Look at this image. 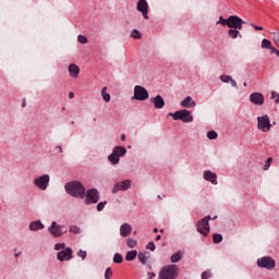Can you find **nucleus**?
<instances>
[{
	"label": "nucleus",
	"instance_id": "f257e3e1",
	"mask_svg": "<svg viewBox=\"0 0 279 279\" xmlns=\"http://www.w3.org/2000/svg\"><path fill=\"white\" fill-rule=\"evenodd\" d=\"M243 25H245L243 19L239 17V15H230L228 25L230 28L228 31L229 38H232L233 40L236 39L238 36L241 38V29H243Z\"/></svg>",
	"mask_w": 279,
	"mask_h": 279
},
{
	"label": "nucleus",
	"instance_id": "f03ea898",
	"mask_svg": "<svg viewBox=\"0 0 279 279\" xmlns=\"http://www.w3.org/2000/svg\"><path fill=\"white\" fill-rule=\"evenodd\" d=\"M68 195L84 199L86 197V187L80 181H72L65 184Z\"/></svg>",
	"mask_w": 279,
	"mask_h": 279
},
{
	"label": "nucleus",
	"instance_id": "7ed1b4c3",
	"mask_svg": "<svg viewBox=\"0 0 279 279\" xmlns=\"http://www.w3.org/2000/svg\"><path fill=\"white\" fill-rule=\"evenodd\" d=\"M178 278V266L169 265L160 269L158 279H177Z\"/></svg>",
	"mask_w": 279,
	"mask_h": 279
},
{
	"label": "nucleus",
	"instance_id": "20e7f679",
	"mask_svg": "<svg viewBox=\"0 0 279 279\" xmlns=\"http://www.w3.org/2000/svg\"><path fill=\"white\" fill-rule=\"evenodd\" d=\"M174 121H183V123H193V114L186 109H181L174 113H169Z\"/></svg>",
	"mask_w": 279,
	"mask_h": 279
},
{
	"label": "nucleus",
	"instance_id": "39448f33",
	"mask_svg": "<svg viewBox=\"0 0 279 279\" xmlns=\"http://www.w3.org/2000/svg\"><path fill=\"white\" fill-rule=\"evenodd\" d=\"M125 154H128V149L125 147L116 146L113 147L112 154L108 156V160L111 165H119L121 160L120 158L125 156Z\"/></svg>",
	"mask_w": 279,
	"mask_h": 279
},
{
	"label": "nucleus",
	"instance_id": "423d86ee",
	"mask_svg": "<svg viewBox=\"0 0 279 279\" xmlns=\"http://www.w3.org/2000/svg\"><path fill=\"white\" fill-rule=\"evenodd\" d=\"M257 266L268 271L276 269V260L271 256H264L257 259Z\"/></svg>",
	"mask_w": 279,
	"mask_h": 279
},
{
	"label": "nucleus",
	"instance_id": "0eeeda50",
	"mask_svg": "<svg viewBox=\"0 0 279 279\" xmlns=\"http://www.w3.org/2000/svg\"><path fill=\"white\" fill-rule=\"evenodd\" d=\"M210 216H207L197 222V232H199V234H203V236H208L210 232Z\"/></svg>",
	"mask_w": 279,
	"mask_h": 279
},
{
	"label": "nucleus",
	"instance_id": "6e6552de",
	"mask_svg": "<svg viewBox=\"0 0 279 279\" xmlns=\"http://www.w3.org/2000/svg\"><path fill=\"white\" fill-rule=\"evenodd\" d=\"M132 99H136V101H145L146 99H149V92L141 85H136L134 87V96Z\"/></svg>",
	"mask_w": 279,
	"mask_h": 279
},
{
	"label": "nucleus",
	"instance_id": "1a4fd4ad",
	"mask_svg": "<svg viewBox=\"0 0 279 279\" xmlns=\"http://www.w3.org/2000/svg\"><path fill=\"white\" fill-rule=\"evenodd\" d=\"M257 128L260 132H269V130H271V120H269V116L264 114L257 117Z\"/></svg>",
	"mask_w": 279,
	"mask_h": 279
},
{
	"label": "nucleus",
	"instance_id": "9d476101",
	"mask_svg": "<svg viewBox=\"0 0 279 279\" xmlns=\"http://www.w3.org/2000/svg\"><path fill=\"white\" fill-rule=\"evenodd\" d=\"M50 180L51 178L49 177V174H43L41 177H38L34 180V184L40 191H47Z\"/></svg>",
	"mask_w": 279,
	"mask_h": 279
},
{
	"label": "nucleus",
	"instance_id": "9b49d317",
	"mask_svg": "<svg viewBox=\"0 0 279 279\" xmlns=\"http://www.w3.org/2000/svg\"><path fill=\"white\" fill-rule=\"evenodd\" d=\"M85 195V204L87 205L97 204V202H99V191H97V189L88 190Z\"/></svg>",
	"mask_w": 279,
	"mask_h": 279
},
{
	"label": "nucleus",
	"instance_id": "f8f14e48",
	"mask_svg": "<svg viewBox=\"0 0 279 279\" xmlns=\"http://www.w3.org/2000/svg\"><path fill=\"white\" fill-rule=\"evenodd\" d=\"M248 100L254 106H264L265 104V96L262 93L254 92L248 96Z\"/></svg>",
	"mask_w": 279,
	"mask_h": 279
},
{
	"label": "nucleus",
	"instance_id": "ddd939ff",
	"mask_svg": "<svg viewBox=\"0 0 279 279\" xmlns=\"http://www.w3.org/2000/svg\"><path fill=\"white\" fill-rule=\"evenodd\" d=\"M132 186V180H123L113 185L111 193H119V191H128Z\"/></svg>",
	"mask_w": 279,
	"mask_h": 279
},
{
	"label": "nucleus",
	"instance_id": "4468645a",
	"mask_svg": "<svg viewBox=\"0 0 279 279\" xmlns=\"http://www.w3.org/2000/svg\"><path fill=\"white\" fill-rule=\"evenodd\" d=\"M137 12H141V14L147 20L149 19V3H147V0H138L136 5Z\"/></svg>",
	"mask_w": 279,
	"mask_h": 279
},
{
	"label": "nucleus",
	"instance_id": "2eb2a0df",
	"mask_svg": "<svg viewBox=\"0 0 279 279\" xmlns=\"http://www.w3.org/2000/svg\"><path fill=\"white\" fill-rule=\"evenodd\" d=\"M57 258L58 260H60V263H64V260H71V258H73V250H71V247H68L63 251H60L57 254Z\"/></svg>",
	"mask_w": 279,
	"mask_h": 279
},
{
	"label": "nucleus",
	"instance_id": "dca6fc26",
	"mask_svg": "<svg viewBox=\"0 0 279 279\" xmlns=\"http://www.w3.org/2000/svg\"><path fill=\"white\" fill-rule=\"evenodd\" d=\"M49 232L54 236L56 239H59V236H62V226H58V222L52 221L51 226L48 228Z\"/></svg>",
	"mask_w": 279,
	"mask_h": 279
},
{
	"label": "nucleus",
	"instance_id": "f3484780",
	"mask_svg": "<svg viewBox=\"0 0 279 279\" xmlns=\"http://www.w3.org/2000/svg\"><path fill=\"white\" fill-rule=\"evenodd\" d=\"M150 102L154 104L157 110H162V108H165V98H162V96L160 95H157L156 97L150 98Z\"/></svg>",
	"mask_w": 279,
	"mask_h": 279
},
{
	"label": "nucleus",
	"instance_id": "a211bd4d",
	"mask_svg": "<svg viewBox=\"0 0 279 279\" xmlns=\"http://www.w3.org/2000/svg\"><path fill=\"white\" fill-rule=\"evenodd\" d=\"M130 234H132V225L124 222L120 227V235L125 238V236H130Z\"/></svg>",
	"mask_w": 279,
	"mask_h": 279
},
{
	"label": "nucleus",
	"instance_id": "6ab92c4d",
	"mask_svg": "<svg viewBox=\"0 0 279 279\" xmlns=\"http://www.w3.org/2000/svg\"><path fill=\"white\" fill-rule=\"evenodd\" d=\"M69 74L70 77H74V80L80 77V68L77 66V64L72 63L69 65Z\"/></svg>",
	"mask_w": 279,
	"mask_h": 279
},
{
	"label": "nucleus",
	"instance_id": "aec40b11",
	"mask_svg": "<svg viewBox=\"0 0 279 279\" xmlns=\"http://www.w3.org/2000/svg\"><path fill=\"white\" fill-rule=\"evenodd\" d=\"M204 180L211 182V184H217V174L213 173L210 170H206L204 172Z\"/></svg>",
	"mask_w": 279,
	"mask_h": 279
},
{
	"label": "nucleus",
	"instance_id": "412c9836",
	"mask_svg": "<svg viewBox=\"0 0 279 279\" xmlns=\"http://www.w3.org/2000/svg\"><path fill=\"white\" fill-rule=\"evenodd\" d=\"M181 106L182 108H192V106H197V104L193 101L191 96H187L181 101Z\"/></svg>",
	"mask_w": 279,
	"mask_h": 279
},
{
	"label": "nucleus",
	"instance_id": "4be33fe9",
	"mask_svg": "<svg viewBox=\"0 0 279 279\" xmlns=\"http://www.w3.org/2000/svg\"><path fill=\"white\" fill-rule=\"evenodd\" d=\"M44 228H45V225H43L40 220L33 221L29 225V230H32L33 232H36L37 230H43Z\"/></svg>",
	"mask_w": 279,
	"mask_h": 279
},
{
	"label": "nucleus",
	"instance_id": "5701e85b",
	"mask_svg": "<svg viewBox=\"0 0 279 279\" xmlns=\"http://www.w3.org/2000/svg\"><path fill=\"white\" fill-rule=\"evenodd\" d=\"M183 254L184 253L182 251H178L177 253L171 255L170 262L171 263H180L182 260Z\"/></svg>",
	"mask_w": 279,
	"mask_h": 279
},
{
	"label": "nucleus",
	"instance_id": "b1692460",
	"mask_svg": "<svg viewBox=\"0 0 279 279\" xmlns=\"http://www.w3.org/2000/svg\"><path fill=\"white\" fill-rule=\"evenodd\" d=\"M149 258V252H140L138 253V260L142 265H145Z\"/></svg>",
	"mask_w": 279,
	"mask_h": 279
},
{
	"label": "nucleus",
	"instance_id": "393cba45",
	"mask_svg": "<svg viewBox=\"0 0 279 279\" xmlns=\"http://www.w3.org/2000/svg\"><path fill=\"white\" fill-rule=\"evenodd\" d=\"M101 97H102L104 101H106V104L110 102L111 97L108 94V87H102Z\"/></svg>",
	"mask_w": 279,
	"mask_h": 279
},
{
	"label": "nucleus",
	"instance_id": "a878e982",
	"mask_svg": "<svg viewBox=\"0 0 279 279\" xmlns=\"http://www.w3.org/2000/svg\"><path fill=\"white\" fill-rule=\"evenodd\" d=\"M230 23V17L229 19H226L223 17L222 15L219 16V21L216 23V25H222V27H228Z\"/></svg>",
	"mask_w": 279,
	"mask_h": 279
},
{
	"label": "nucleus",
	"instance_id": "bb28decb",
	"mask_svg": "<svg viewBox=\"0 0 279 279\" xmlns=\"http://www.w3.org/2000/svg\"><path fill=\"white\" fill-rule=\"evenodd\" d=\"M136 256H138V252L136 251H129L125 255V260H134V258H136Z\"/></svg>",
	"mask_w": 279,
	"mask_h": 279
},
{
	"label": "nucleus",
	"instance_id": "cd10ccee",
	"mask_svg": "<svg viewBox=\"0 0 279 279\" xmlns=\"http://www.w3.org/2000/svg\"><path fill=\"white\" fill-rule=\"evenodd\" d=\"M131 38H135L136 40H140V38H143V34H141L138 29L134 28L131 32Z\"/></svg>",
	"mask_w": 279,
	"mask_h": 279
},
{
	"label": "nucleus",
	"instance_id": "c85d7f7f",
	"mask_svg": "<svg viewBox=\"0 0 279 279\" xmlns=\"http://www.w3.org/2000/svg\"><path fill=\"white\" fill-rule=\"evenodd\" d=\"M274 45L271 44V41L269 39H263L262 40V49H270Z\"/></svg>",
	"mask_w": 279,
	"mask_h": 279
},
{
	"label": "nucleus",
	"instance_id": "c756f323",
	"mask_svg": "<svg viewBox=\"0 0 279 279\" xmlns=\"http://www.w3.org/2000/svg\"><path fill=\"white\" fill-rule=\"evenodd\" d=\"M126 245H128V247L134 248V247H136V245H138V241L129 238L126 240Z\"/></svg>",
	"mask_w": 279,
	"mask_h": 279
},
{
	"label": "nucleus",
	"instance_id": "7c9ffc66",
	"mask_svg": "<svg viewBox=\"0 0 279 279\" xmlns=\"http://www.w3.org/2000/svg\"><path fill=\"white\" fill-rule=\"evenodd\" d=\"M213 241H214V243H221V241H223V235H221L219 233H214Z\"/></svg>",
	"mask_w": 279,
	"mask_h": 279
},
{
	"label": "nucleus",
	"instance_id": "2f4dec72",
	"mask_svg": "<svg viewBox=\"0 0 279 279\" xmlns=\"http://www.w3.org/2000/svg\"><path fill=\"white\" fill-rule=\"evenodd\" d=\"M113 263H116V264L123 263V256H121V254H119V253H116L113 256Z\"/></svg>",
	"mask_w": 279,
	"mask_h": 279
},
{
	"label": "nucleus",
	"instance_id": "473e14b6",
	"mask_svg": "<svg viewBox=\"0 0 279 279\" xmlns=\"http://www.w3.org/2000/svg\"><path fill=\"white\" fill-rule=\"evenodd\" d=\"M221 82H223L225 84H230V82H232V76L230 75H221L220 76Z\"/></svg>",
	"mask_w": 279,
	"mask_h": 279
},
{
	"label": "nucleus",
	"instance_id": "72a5a7b5",
	"mask_svg": "<svg viewBox=\"0 0 279 279\" xmlns=\"http://www.w3.org/2000/svg\"><path fill=\"white\" fill-rule=\"evenodd\" d=\"M218 134L215 131H208L207 132V138H209V141H215V138H217Z\"/></svg>",
	"mask_w": 279,
	"mask_h": 279
},
{
	"label": "nucleus",
	"instance_id": "f704fd0d",
	"mask_svg": "<svg viewBox=\"0 0 279 279\" xmlns=\"http://www.w3.org/2000/svg\"><path fill=\"white\" fill-rule=\"evenodd\" d=\"M70 232L72 234H80L82 232V229H80V227H77V226H72V227H70Z\"/></svg>",
	"mask_w": 279,
	"mask_h": 279
},
{
	"label": "nucleus",
	"instance_id": "c9c22d12",
	"mask_svg": "<svg viewBox=\"0 0 279 279\" xmlns=\"http://www.w3.org/2000/svg\"><path fill=\"white\" fill-rule=\"evenodd\" d=\"M271 162H274V158L269 157L266 162H265V166H264V171H268L269 170V167H271Z\"/></svg>",
	"mask_w": 279,
	"mask_h": 279
},
{
	"label": "nucleus",
	"instance_id": "e433bc0d",
	"mask_svg": "<svg viewBox=\"0 0 279 279\" xmlns=\"http://www.w3.org/2000/svg\"><path fill=\"white\" fill-rule=\"evenodd\" d=\"M77 41L81 43V45H86V43H88V38H86L84 35H78Z\"/></svg>",
	"mask_w": 279,
	"mask_h": 279
},
{
	"label": "nucleus",
	"instance_id": "4c0bfd02",
	"mask_svg": "<svg viewBox=\"0 0 279 279\" xmlns=\"http://www.w3.org/2000/svg\"><path fill=\"white\" fill-rule=\"evenodd\" d=\"M106 204H108V202H106V201L98 203V205H97L98 213H101V210H104V208H106Z\"/></svg>",
	"mask_w": 279,
	"mask_h": 279
},
{
	"label": "nucleus",
	"instance_id": "58836bf2",
	"mask_svg": "<svg viewBox=\"0 0 279 279\" xmlns=\"http://www.w3.org/2000/svg\"><path fill=\"white\" fill-rule=\"evenodd\" d=\"M66 247V244L65 243H57L56 245H54V250L57 251V252H60V250H64Z\"/></svg>",
	"mask_w": 279,
	"mask_h": 279
},
{
	"label": "nucleus",
	"instance_id": "ea45409f",
	"mask_svg": "<svg viewBox=\"0 0 279 279\" xmlns=\"http://www.w3.org/2000/svg\"><path fill=\"white\" fill-rule=\"evenodd\" d=\"M112 278V268L108 267L105 271V279Z\"/></svg>",
	"mask_w": 279,
	"mask_h": 279
},
{
	"label": "nucleus",
	"instance_id": "a19ab883",
	"mask_svg": "<svg viewBox=\"0 0 279 279\" xmlns=\"http://www.w3.org/2000/svg\"><path fill=\"white\" fill-rule=\"evenodd\" d=\"M272 40L277 47H279V33H272Z\"/></svg>",
	"mask_w": 279,
	"mask_h": 279
},
{
	"label": "nucleus",
	"instance_id": "79ce46f5",
	"mask_svg": "<svg viewBox=\"0 0 279 279\" xmlns=\"http://www.w3.org/2000/svg\"><path fill=\"white\" fill-rule=\"evenodd\" d=\"M211 276L210 270H206L202 274V279H209Z\"/></svg>",
	"mask_w": 279,
	"mask_h": 279
},
{
	"label": "nucleus",
	"instance_id": "37998d69",
	"mask_svg": "<svg viewBox=\"0 0 279 279\" xmlns=\"http://www.w3.org/2000/svg\"><path fill=\"white\" fill-rule=\"evenodd\" d=\"M271 99H275V102L279 104V94L276 92H271Z\"/></svg>",
	"mask_w": 279,
	"mask_h": 279
},
{
	"label": "nucleus",
	"instance_id": "c03bdc74",
	"mask_svg": "<svg viewBox=\"0 0 279 279\" xmlns=\"http://www.w3.org/2000/svg\"><path fill=\"white\" fill-rule=\"evenodd\" d=\"M146 250H150V252H154L156 250V244L154 242H149L146 246Z\"/></svg>",
	"mask_w": 279,
	"mask_h": 279
},
{
	"label": "nucleus",
	"instance_id": "a18cd8bd",
	"mask_svg": "<svg viewBox=\"0 0 279 279\" xmlns=\"http://www.w3.org/2000/svg\"><path fill=\"white\" fill-rule=\"evenodd\" d=\"M77 256H80V258H82L83 260L86 258V251H80L78 253H77Z\"/></svg>",
	"mask_w": 279,
	"mask_h": 279
},
{
	"label": "nucleus",
	"instance_id": "49530a36",
	"mask_svg": "<svg viewBox=\"0 0 279 279\" xmlns=\"http://www.w3.org/2000/svg\"><path fill=\"white\" fill-rule=\"evenodd\" d=\"M251 27H254V29H256V32H263V26H258L256 24H251Z\"/></svg>",
	"mask_w": 279,
	"mask_h": 279
},
{
	"label": "nucleus",
	"instance_id": "de8ad7c7",
	"mask_svg": "<svg viewBox=\"0 0 279 279\" xmlns=\"http://www.w3.org/2000/svg\"><path fill=\"white\" fill-rule=\"evenodd\" d=\"M231 86H233V88H239V85L236 84V81H234L233 78H231Z\"/></svg>",
	"mask_w": 279,
	"mask_h": 279
},
{
	"label": "nucleus",
	"instance_id": "09e8293b",
	"mask_svg": "<svg viewBox=\"0 0 279 279\" xmlns=\"http://www.w3.org/2000/svg\"><path fill=\"white\" fill-rule=\"evenodd\" d=\"M147 276H148V279L156 278V274L155 272H148Z\"/></svg>",
	"mask_w": 279,
	"mask_h": 279
},
{
	"label": "nucleus",
	"instance_id": "8fccbe9b",
	"mask_svg": "<svg viewBox=\"0 0 279 279\" xmlns=\"http://www.w3.org/2000/svg\"><path fill=\"white\" fill-rule=\"evenodd\" d=\"M270 51V53H276V51L278 50L276 47H271L270 49H268Z\"/></svg>",
	"mask_w": 279,
	"mask_h": 279
},
{
	"label": "nucleus",
	"instance_id": "3c124183",
	"mask_svg": "<svg viewBox=\"0 0 279 279\" xmlns=\"http://www.w3.org/2000/svg\"><path fill=\"white\" fill-rule=\"evenodd\" d=\"M75 97V94L73 92L69 93V99H73Z\"/></svg>",
	"mask_w": 279,
	"mask_h": 279
},
{
	"label": "nucleus",
	"instance_id": "603ef678",
	"mask_svg": "<svg viewBox=\"0 0 279 279\" xmlns=\"http://www.w3.org/2000/svg\"><path fill=\"white\" fill-rule=\"evenodd\" d=\"M161 239H162L161 235H157L156 239H155V241H160Z\"/></svg>",
	"mask_w": 279,
	"mask_h": 279
},
{
	"label": "nucleus",
	"instance_id": "864d4df0",
	"mask_svg": "<svg viewBox=\"0 0 279 279\" xmlns=\"http://www.w3.org/2000/svg\"><path fill=\"white\" fill-rule=\"evenodd\" d=\"M121 141H125V134L121 135Z\"/></svg>",
	"mask_w": 279,
	"mask_h": 279
},
{
	"label": "nucleus",
	"instance_id": "5fc2aeb1",
	"mask_svg": "<svg viewBox=\"0 0 279 279\" xmlns=\"http://www.w3.org/2000/svg\"><path fill=\"white\" fill-rule=\"evenodd\" d=\"M25 106H26V102H25V100H24L23 104H22V107L25 108Z\"/></svg>",
	"mask_w": 279,
	"mask_h": 279
},
{
	"label": "nucleus",
	"instance_id": "6e6d98bb",
	"mask_svg": "<svg viewBox=\"0 0 279 279\" xmlns=\"http://www.w3.org/2000/svg\"><path fill=\"white\" fill-rule=\"evenodd\" d=\"M275 53H276V54L278 56V58H279V50H278V49L276 50V52H275Z\"/></svg>",
	"mask_w": 279,
	"mask_h": 279
},
{
	"label": "nucleus",
	"instance_id": "4d7b16f0",
	"mask_svg": "<svg viewBox=\"0 0 279 279\" xmlns=\"http://www.w3.org/2000/svg\"><path fill=\"white\" fill-rule=\"evenodd\" d=\"M154 232H155V233H158V228H155V229H154Z\"/></svg>",
	"mask_w": 279,
	"mask_h": 279
},
{
	"label": "nucleus",
	"instance_id": "13d9d810",
	"mask_svg": "<svg viewBox=\"0 0 279 279\" xmlns=\"http://www.w3.org/2000/svg\"><path fill=\"white\" fill-rule=\"evenodd\" d=\"M19 256H21V253H15V257H19Z\"/></svg>",
	"mask_w": 279,
	"mask_h": 279
},
{
	"label": "nucleus",
	"instance_id": "bf43d9fd",
	"mask_svg": "<svg viewBox=\"0 0 279 279\" xmlns=\"http://www.w3.org/2000/svg\"><path fill=\"white\" fill-rule=\"evenodd\" d=\"M243 86H247V83H243Z\"/></svg>",
	"mask_w": 279,
	"mask_h": 279
},
{
	"label": "nucleus",
	"instance_id": "052dcab7",
	"mask_svg": "<svg viewBox=\"0 0 279 279\" xmlns=\"http://www.w3.org/2000/svg\"><path fill=\"white\" fill-rule=\"evenodd\" d=\"M160 232H161V233L165 232V229H161Z\"/></svg>",
	"mask_w": 279,
	"mask_h": 279
},
{
	"label": "nucleus",
	"instance_id": "680f3d73",
	"mask_svg": "<svg viewBox=\"0 0 279 279\" xmlns=\"http://www.w3.org/2000/svg\"><path fill=\"white\" fill-rule=\"evenodd\" d=\"M213 219H217V216H215Z\"/></svg>",
	"mask_w": 279,
	"mask_h": 279
}]
</instances>
